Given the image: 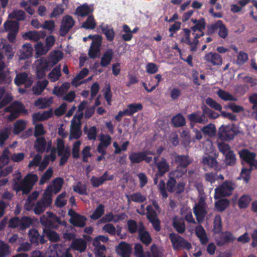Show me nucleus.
<instances>
[{"instance_id":"nucleus-15","label":"nucleus","mask_w":257,"mask_h":257,"mask_svg":"<svg viewBox=\"0 0 257 257\" xmlns=\"http://www.w3.org/2000/svg\"><path fill=\"white\" fill-rule=\"evenodd\" d=\"M68 214L71 217L70 222L73 225L80 227L85 225L86 219L84 216L78 214L73 210H70Z\"/></svg>"},{"instance_id":"nucleus-1","label":"nucleus","mask_w":257,"mask_h":257,"mask_svg":"<svg viewBox=\"0 0 257 257\" xmlns=\"http://www.w3.org/2000/svg\"><path fill=\"white\" fill-rule=\"evenodd\" d=\"M191 21L195 24V26L191 28V30L193 32L194 39L191 40L190 30L185 29H184V35L181 39V41L189 46L191 51L195 52L197 50V46L198 44V38L203 35L202 31L205 28V22L204 19L198 20L192 19Z\"/></svg>"},{"instance_id":"nucleus-23","label":"nucleus","mask_w":257,"mask_h":257,"mask_svg":"<svg viewBox=\"0 0 257 257\" xmlns=\"http://www.w3.org/2000/svg\"><path fill=\"white\" fill-rule=\"evenodd\" d=\"M113 179V176L108 175V173L106 172L102 176L100 177H92L90 179L91 183L93 186L97 187L102 185L106 180H112Z\"/></svg>"},{"instance_id":"nucleus-37","label":"nucleus","mask_w":257,"mask_h":257,"mask_svg":"<svg viewBox=\"0 0 257 257\" xmlns=\"http://www.w3.org/2000/svg\"><path fill=\"white\" fill-rule=\"evenodd\" d=\"M142 105L140 103L130 104L127 105V108L125 109L126 115H132L134 113L142 110Z\"/></svg>"},{"instance_id":"nucleus-25","label":"nucleus","mask_w":257,"mask_h":257,"mask_svg":"<svg viewBox=\"0 0 257 257\" xmlns=\"http://www.w3.org/2000/svg\"><path fill=\"white\" fill-rule=\"evenodd\" d=\"M33 52L32 45L29 43L25 44L22 46L20 51L19 58L20 59H26L32 56Z\"/></svg>"},{"instance_id":"nucleus-31","label":"nucleus","mask_w":257,"mask_h":257,"mask_svg":"<svg viewBox=\"0 0 257 257\" xmlns=\"http://www.w3.org/2000/svg\"><path fill=\"white\" fill-rule=\"evenodd\" d=\"M4 30L3 32L19 31V23L15 21L8 20L4 24Z\"/></svg>"},{"instance_id":"nucleus-16","label":"nucleus","mask_w":257,"mask_h":257,"mask_svg":"<svg viewBox=\"0 0 257 257\" xmlns=\"http://www.w3.org/2000/svg\"><path fill=\"white\" fill-rule=\"evenodd\" d=\"M15 83L18 86L24 84L26 87H28L32 85L33 78L26 73H21L16 75Z\"/></svg>"},{"instance_id":"nucleus-61","label":"nucleus","mask_w":257,"mask_h":257,"mask_svg":"<svg viewBox=\"0 0 257 257\" xmlns=\"http://www.w3.org/2000/svg\"><path fill=\"white\" fill-rule=\"evenodd\" d=\"M9 246L3 241H0V257H5L10 254Z\"/></svg>"},{"instance_id":"nucleus-28","label":"nucleus","mask_w":257,"mask_h":257,"mask_svg":"<svg viewBox=\"0 0 257 257\" xmlns=\"http://www.w3.org/2000/svg\"><path fill=\"white\" fill-rule=\"evenodd\" d=\"M156 165L158 170L156 174L157 176H162L169 170V165L164 158H162L160 162L156 163Z\"/></svg>"},{"instance_id":"nucleus-60","label":"nucleus","mask_w":257,"mask_h":257,"mask_svg":"<svg viewBox=\"0 0 257 257\" xmlns=\"http://www.w3.org/2000/svg\"><path fill=\"white\" fill-rule=\"evenodd\" d=\"M104 213V206L100 204L94 210L92 214L90 216L91 219L96 220L99 218Z\"/></svg>"},{"instance_id":"nucleus-14","label":"nucleus","mask_w":257,"mask_h":257,"mask_svg":"<svg viewBox=\"0 0 257 257\" xmlns=\"http://www.w3.org/2000/svg\"><path fill=\"white\" fill-rule=\"evenodd\" d=\"M235 132L230 126H221L218 131V137L223 141H229L233 138Z\"/></svg>"},{"instance_id":"nucleus-41","label":"nucleus","mask_w":257,"mask_h":257,"mask_svg":"<svg viewBox=\"0 0 257 257\" xmlns=\"http://www.w3.org/2000/svg\"><path fill=\"white\" fill-rule=\"evenodd\" d=\"M108 240V237L104 235H99L95 238L93 244L95 247H99L102 250H105V246L101 244V242H106Z\"/></svg>"},{"instance_id":"nucleus-59","label":"nucleus","mask_w":257,"mask_h":257,"mask_svg":"<svg viewBox=\"0 0 257 257\" xmlns=\"http://www.w3.org/2000/svg\"><path fill=\"white\" fill-rule=\"evenodd\" d=\"M172 121L173 124L177 127L183 126L185 124V119L180 114L173 117Z\"/></svg>"},{"instance_id":"nucleus-49","label":"nucleus","mask_w":257,"mask_h":257,"mask_svg":"<svg viewBox=\"0 0 257 257\" xmlns=\"http://www.w3.org/2000/svg\"><path fill=\"white\" fill-rule=\"evenodd\" d=\"M9 19H16L18 20H23L25 18V12L20 10H15L9 15Z\"/></svg>"},{"instance_id":"nucleus-39","label":"nucleus","mask_w":257,"mask_h":257,"mask_svg":"<svg viewBox=\"0 0 257 257\" xmlns=\"http://www.w3.org/2000/svg\"><path fill=\"white\" fill-rule=\"evenodd\" d=\"M92 12V9L91 8L87 5H83L76 9L75 14L79 16L84 17Z\"/></svg>"},{"instance_id":"nucleus-43","label":"nucleus","mask_w":257,"mask_h":257,"mask_svg":"<svg viewBox=\"0 0 257 257\" xmlns=\"http://www.w3.org/2000/svg\"><path fill=\"white\" fill-rule=\"evenodd\" d=\"M196 234L199 238L202 243H205L207 241V237L205 231L202 226L199 225L196 227Z\"/></svg>"},{"instance_id":"nucleus-30","label":"nucleus","mask_w":257,"mask_h":257,"mask_svg":"<svg viewBox=\"0 0 257 257\" xmlns=\"http://www.w3.org/2000/svg\"><path fill=\"white\" fill-rule=\"evenodd\" d=\"M214 28L218 31L219 36L225 38L228 35V31L225 25L222 23V21L219 20L217 21L214 25Z\"/></svg>"},{"instance_id":"nucleus-38","label":"nucleus","mask_w":257,"mask_h":257,"mask_svg":"<svg viewBox=\"0 0 257 257\" xmlns=\"http://www.w3.org/2000/svg\"><path fill=\"white\" fill-rule=\"evenodd\" d=\"M11 153L8 149H5L1 156H0V167H3L4 166L7 165L10 160H11Z\"/></svg>"},{"instance_id":"nucleus-18","label":"nucleus","mask_w":257,"mask_h":257,"mask_svg":"<svg viewBox=\"0 0 257 257\" xmlns=\"http://www.w3.org/2000/svg\"><path fill=\"white\" fill-rule=\"evenodd\" d=\"M147 215L150 221L156 231L160 230V222L157 218V213L155 211L151 206L149 205L147 207Z\"/></svg>"},{"instance_id":"nucleus-13","label":"nucleus","mask_w":257,"mask_h":257,"mask_svg":"<svg viewBox=\"0 0 257 257\" xmlns=\"http://www.w3.org/2000/svg\"><path fill=\"white\" fill-rule=\"evenodd\" d=\"M52 202V198L48 197L44 193L43 198L35 205L34 211L37 214H40L44 211L46 208L49 206Z\"/></svg>"},{"instance_id":"nucleus-24","label":"nucleus","mask_w":257,"mask_h":257,"mask_svg":"<svg viewBox=\"0 0 257 257\" xmlns=\"http://www.w3.org/2000/svg\"><path fill=\"white\" fill-rule=\"evenodd\" d=\"M116 251L121 257H129L131 251V247L128 244L122 242L117 247Z\"/></svg>"},{"instance_id":"nucleus-8","label":"nucleus","mask_w":257,"mask_h":257,"mask_svg":"<svg viewBox=\"0 0 257 257\" xmlns=\"http://www.w3.org/2000/svg\"><path fill=\"white\" fill-rule=\"evenodd\" d=\"M169 238L175 250H179L181 248L189 250L191 247V244L178 234L170 233Z\"/></svg>"},{"instance_id":"nucleus-63","label":"nucleus","mask_w":257,"mask_h":257,"mask_svg":"<svg viewBox=\"0 0 257 257\" xmlns=\"http://www.w3.org/2000/svg\"><path fill=\"white\" fill-rule=\"evenodd\" d=\"M229 205V201L227 199H221L216 202L215 208L219 211H222L226 209Z\"/></svg>"},{"instance_id":"nucleus-55","label":"nucleus","mask_w":257,"mask_h":257,"mask_svg":"<svg viewBox=\"0 0 257 257\" xmlns=\"http://www.w3.org/2000/svg\"><path fill=\"white\" fill-rule=\"evenodd\" d=\"M43 236H47L52 241H57L59 239V236L55 231L48 228L43 229Z\"/></svg>"},{"instance_id":"nucleus-44","label":"nucleus","mask_w":257,"mask_h":257,"mask_svg":"<svg viewBox=\"0 0 257 257\" xmlns=\"http://www.w3.org/2000/svg\"><path fill=\"white\" fill-rule=\"evenodd\" d=\"M35 49L36 51V54L38 56H41L46 54L49 49L45 46L42 42H38L35 46Z\"/></svg>"},{"instance_id":"nucleus-12","label":"nucleus","mask_w":257,"mask_h":257,"mask_svg":"<svg viewBox=\"0 0 257 257\" xmlns=\"http://www.w3.org/2000/svg\"><path fill=\"white\" fill-rule=\"evenodd\" d=\"M63 180L61 178L55 179L52 184L49 185L45 190L44 194L48 197L52 198L53 194L58 193L62 187Z\"/></svg>"},{"instance_id":"nucleus-3","label":"nucleus","mask_w":257,"mask_h":257,"mask_svg":"<svg viewBox=\"0 0 257 257\" xmlns=\"http://www.w3.org/2000/svg\"><path fill=\"white\" fill-rule=\"evenodd\" d=\"M38 177L35 174H28L24 180L20 183H16L14 186L17 191H22L23 194L29 193L35 182L37 181Z\"/></svg>"},{"instance_id":"nucleus-32","label":"nucleus","mask_w":257,"mask_h":257,"mask_svg":"<svg viewBox=\"0 0 257 257\" xmlns=\"http://www.w3.org/2000/svg\"><path fill=\"white\" fill-rule=\"evenodd\" d=\"M188 119L192 122L204 124L207 122L204 114L200 115L198 112L191 113L188 116Z\"/></svg>"},{"instance_id":"nucleus-20","label":"nucleus","mask_w":257,"mask_h":257,"mask_svg":"<svg viewBox=\"0 0 257 257\" xmlns=\"http://www.w3.org/2000/svg\"><path fill=\"white\" fill-rule=\"evenodd\" d=\"M41 223L46 227H51L55 222H60V218L56 216L53 213L47 212L46 215H44L40 219Z\"/></svg>"},{"instance_id":"nucleus-42","label":"nucleus","mask_w":257,"mask_h":257,"mask_svg":"<svg viewBox=\"0 0 257 257\" xmlns=\"http://www.w3.org/2000/svg\"><path fill=\"white\" fill-rule=\"evenodd\" d=\"M173 226L179 233H183L185 229L184 222L183 219L175 217L173 221Z\"/></svg>"},{"instance_id":"nucleus-46","label":"nucleus","mask_w":257,"mask_h":257,"mask_svg":"<svg viewBox=\"0 0 257 257\" xmlns=\"http://www.w3.org/2000/svg\"><path fill=\"white\" fill-rule=\"evenodd\" d=\"M126 197L128 203L131 201L141 203L146 200V197L140 193H134L131 195H126Z\"/></svg>"},{"instance_id":"nucleus-22","label":"nucleus","mask_w":257,"mask_h":257,"mask_svg":"<svg viewBox=\"0 0 257 257\" xmlns=\"http://www.w3.org/2000/svg\"><path fill=\"white\" fill-rule=\"evenodd\" d=\"M53 115V112L52 110L34 113L32 115L33 123L35 124L37 122L46 120L51 118Z\"/></svg>"},{"instance_id":"nucleus-11","label":"nucleus","mask_w":257,"mask_h":257,"mask_svg":"<svg viewBox=\"0 0 257 257\" xmlns=\"http://www.w3.org/2000/svg\"><path fill=\"white\" fill-rule=\"evenodd\" d=\"M239 154L241 158L249 164L251 169H257V160L255 159V154L246 149H243L239 152Z\"/></svg>"},{"instance_id":"nucleus-5","label":"nucleus","mask_w":257,"mask_h":257,"mask_svg":"<svg viewBox=\"0 0 257 257\" xmlns=\"http://www.w3.org/2000/svg\"><path fill=\"white\" fill-rule=\"evenodd\" d=\"M82 114L75 115L71 120L70 133L69 137L70 140L78 139L82 135L81 131V119Z\"/></svg>"},{"instance_id":"nucleus-62","label":"nucleus","mask_w":257,"mask_h":257,"mask_svg":"<svg viewBox=\"0 0 257 257\" xmlns=\"http://www.w3.org/2000/svg\"><path fill=\"white\" fill-rule=\"evenodd\" d=\"M99 140L101 144L108 147L111 144L112 138L109 135L102 134L99 136Z\"/></svg>"},{"instance_id":"nucleus-2","label":"nucleus","mask_w":257,"mask_h":257,"mask_svg":"<svg viewBox=\"0 0 257 257\" xmlns=\"http://www.w3.org/2000/svg\"><path fill=\"white\" fill-rule=\"evenodd\" d=\"M62 57V53L60 51H56L49 60L40 59L36 61L35 65L38 77L39 78L43 77L45 75V72L59 61Z\"/></svg>"},{"instance_id":"nucleus-9","label":"nucleus","mask_w":257,"mask_h":257,"mask_svg":"<svg viewBox=\"0 0 257 257\" xmlns=\"http://www.w3.org/2000/svg\"><path fill=\"white\" fill-rule=\"evenodd\" d=\"M5 111L10 113V114L7 116V119L10 120H13L17 118L20 112H27V110L25 109L23 105L19 102L12 103L5 109Z\"/></svg>"},{"instance_id":"nucleus-54","label":"nucleus","mask_w":257,"mask_h":257,"mask_svg":"<svg viewBox=\"0 0 257 257\" xmlns=\"http://www.w3.org/2000/svg\"><path fill=\"white\" fill-rule=\"evenodd\" d=\"M251 201V198L248 195H242L238 201V205L240 208H246Z\"/></svg>"},{"instance_id":"nucleus-34","label":"nucleus","mask_w":257,"mask_h":257,"mask_svg":"<svg viewBox=\"0 0 257 257\" xmlns=\"http://www.w3.org/2000/svg\"><path fill=\"white\" fill-rule=\"evenodd\" d=\"M48 84V81L46 80L38 81L37 84L33 87V93L36 95L40 94L45 89Z\"/></svg>"},{"instance_id":"nucleus-27","label":"nucleus","mask_w":257,"mask_h":257,"mask_svg":"<svg viewBox=\"0 0 257 257\" xmlns=\"http://www.w3.org/2000/svg\"><path fill=\"white\" fill-rule=\"evenodd\" d=\"M87 246L86 242L82 239H74L69 248L79 251L80 252L85 250Z\"/></svg>"},{"instance_id":"nucleus-26","label":"nucleus","mask_w":257,"mask_h":257,"mask_svg":"<svg viewBox=\"0 0 257 257\" xmlns=\"http://www.w3.org/2000/svg\"><path fill=\"white\" fill-rule=\"evenodd\" d=\"M139 234L141 240L144 244L148 245L151 242L152 238L149 232L145 230L144 227L142 222H140Z\"/></svg>"},{"instance_id":"nucleus-45","label":"nucleus","mask_w":257,"mask_h":257,"mask_svg":"<svg viewBox=\"0 0 257 257\" xmlns=\"http://www.w3.org/2000/svg\"><path fill=\"white\" fill-rule=\"evenodd\" d=\"M70 86V84L69 83L65 82L60 87H55L53 90V93L57 96L61 95L69 89Z\"/></svg>"},{"instance_id":"nucleus-52","label":"nucleus","mask_w":257,"mask_h":257,"mask_svg":"<svg viewBox=\"0 0 257 257\" xmlns=\"http://www.w3.org/2000/svg\"><path fill=\"white\" fill-rule=\"evenodd\" d=\"M201 131L205 135L209 137L213 136L216 132L215 127L214 124L210 123L201 128Z\"/></svg>"},{"instance_id":"nucleus-56","label":"nucleus","mask_w":257,"mask_h":257,"mask_svg":"<svg viewBox=\"0 0 257 257\" xmlns=\"http://www.w3.org/2000/svg\"><path fill=\"white\" fill-rule=\"evenodd\" d=\"M46 142L43 138H38L35 143V148L39 152H43L46 148Z\"/></svg>"},{"instance_id":"nucleus-35","label":"nucleus","mask_w":257,"mask_h":257,"mask_svg":"<svg viewBox=\"0 0 257 257\" xmlns=\"http://www.w3.org/2000/svg\"><path fill=\"white\" fill-rule=\"evenodd\" d=\"M52 98H41L37 100L35 105L39 108H44L49 106L52 103Z\"/></svg>"},{"instance_id":"nucleus-7","label":"nucleus","mask_w":257,"mask_h":257,"mask_svg":"<svg viewBox=\"0 0 257 257\" xmlns=\"http://www.w3.org/2000/svg\"><path fill=\"white\" fill-rule=\"evenodd\" d=\"M88 39H92V41L89 49L88 55L91 58H95L99 55L100 48L101 45L102 37L98 35H89Z\"/></svg>"},{"instance_id":"nucleus-58","label":"nucleus","mask_w":257,"mask_h":257,"mask_svg":"<svg viewBox=\"0 0 257 257\" xmlns=\"http://www.w3.org/2000/svg\"><path fill=\"white\" fill-rule=\"evenodd\" d=\"M11 132V128H5L0 130V146L4 145L6 140L9 138Z\"/></svg>"},{"instance_id":"nucleus-47","label":"nucleus","mask_w":257,"mask_h":257,"mask_svg":"<svg viewBox=\"0 0 257 257\" xmlns=\"http://www.w3.org/2000/svg\"><path fill=\"white\" fill-rule=\"evenodd\" d=\"M26 126V121L22 119L17 121L14 125V133L18 134L24 131Z\"/></svg>"},{"instance_id":"nucleus-29","label":"nucleus","mask_w":257,"mask_h":257,"mask_svg":"<svg viewBox=\"0 0 257 257\" xmlns=\"http://www.w3.org/2000/svg\"><path fill=\"white\" fill-rule=\"evenodd\" d=\"M99 28L105 35L108 41H111L113 40L114 37V32L110 26L103 24L99 26Z\"/></svg>"},{"instance_id":"nucleus-21","label":"nucleus","mask_w":257,"mask_h":257,"mask_svg":"<svg viewBox=\"0 0 257 257\" xmlns=\"http://www.w3.org/2000/svg\"><path fill=\"white\" fill-rule=\"evenodd\" d=\"M204 59L206 63H211L214 66H220L222 63L221 57L218 54L212 52L206 54Z\"/></svg>"},{"instance_id":"nucleus-57","label":"nucleus","mask_w":257,"mask_h":257,"mask_svg":"<svg viewBox=\"0 0 257 257\" xmlns=\"http://www.w3.org/2000/svg\"><path fill=\"white\" fill-rule=\"evenodd\" d=\"M60 70V67H56L49 73L48 77L51 81L55 82L59 79L61 75Z\"/></svg>"},{"instance_id":"nucleus-48","label":"nucleus","mask_w":257,"mask_h":257,"mask_svg":"<svg viewBox=\"0 0 257 257\" xmlns=\"http://www.w3.org/2000/svg\"><path fill=\"white\" fill-rule=\"evenodd\" d=\"M129 142L125 141L123 142L121 146H119L118 143L116 142H114L113 143V146L114 148V154H120L121 152H124L126 151L127 148L129 145Z\"/></svg>"},{"instance_id":"nucleus-36","label":"nucleus","mask_w":257,"mask_h":257,"mask_svg":"<svg viewBox=\"0 0 257 257\" xmlns=\"http://www.w3.org/2000/svg\"><path fill=\"white\" fill-rule=\"evenodd\" d=\"M149 153L148 152L145 153H132L129 156V158L133 163H138L142 161H143L144 159V157L146 156L149 155Z\"/></svg>"},{"instance_id":"nucleus-53","label":"nucleus","mask_w":257,"mask_h":257,"mask_svg":"<svg viewBox=\"0 0 257 257\" xmlns=\"http://www.w3.org/2000/svg\"><path fill=\"white\" fill-rule=\"evenodd\" d=\"M218 96L225 101H235L236 99L229 93L220 89L217 91Z\"/></svg>"},{"instance_id":"nucleus-6","label":"nucleus","mask_w":257,"mask_h":257,"mask_svg":"<svg viewBox=\"0 0 257 257\" xmlns=\"http://www.w3.org/2000/svg\"><path fill=\"white\" fill-rule=\"evenodd\" d=\"M234 184L231 181H225L214 190L215 199L230 195L234 189Z\"/></svg>"},{"instance_id":"nucleus-51","label":"nucleus","mask_w":257,"mask_h":257,"mask_svg":"<svg viewBox=\"0 0 257 257\" xmlns=\"http://www.w3.org/2000/svg\"><path fill=\"white\" fill-rule=\"evenodd\" d=\"M84 132L87 135V138L90 140H95L97 133V130L95 126H93L87 129L85 127Z\"/></svg>"},{"instance_id":"nucleus-19","label":"nucleus","mask_w":257,"mask_h":257,"mask_svg":"<svg viewBox=\"0 0 257 257\" xmlns=\"http://www.w3.org/2000/svg\"><path fill=\"white\" fill-rule=\"evenodd\" d=\"M74 24L73 19L70 16L66 15L62 19V25L60 28L61 35H65Z\"/></svg>"},{"instance_id":"nucleus-64","label":"nucleus","mask_w":257,"mask_h":257,"mask_svg":"<svg viewBox=\"0 0 257 257\" xmlns=\"http://www.w3.org/2000/svg\"><path fill=\"white\" fill-rule=\"evenodd\" d=\"M32 223V220L28 217H24L20 220L19 228L23 229L29 227Z\"/></svg>"},{"instance_id":"nucleus-40","label":"nucleus","mask_w":257,"mask_h":257,"mask_svg":"<svg viewBox=\"0 0 257 257\" xmlns=\"http://www.w3.org/2000/svg\"><path fill=\"white\" fill-rule=\"evenodd\" d=\"M113 51L111 50L107 51L102 56L100 64L102 67H106L109 65L112 60Z\"/></svg>"},{"instance_id":"nucleus-33","label":"nucleus","mask_w":257,"mask_h":257,"mask_svg":"<svg viewBox=\"0 0 257 257\" xmlns=\"http://www.w3.org/2000/svg\"><path fill=\"white\" fill-rule=\"evenodd\" d=\"M175 162L178 164L177 167L186 168L191 163V160L187 156H177L175 158Z\"/></svg>"},{"instance_id":"nucleus-10","label":"nucleus","mask_w":257,"mask_h":257,"mask_svg":"<svg viewBox=\"0 0 257 257\" xmlns=\"http://www.w3.org/2000/svg\"><path fill=\"white\" fill-rule=\"evenodd\" d=\"M193 209L198 221H202L207 213V205L203 197H200L198 203L195 205Z\"/></svg>"},{"instance_id":"nucleus-17","label":"nucleus","mask_w":257,"mask_h":257,"mask_svg":"<svg viewBox=\"0 0 257 257\" xmlns=\"http://www.w3.org/2000/svg\"><path fill=\"white\" fill-rule=\"evenodd\" d=\"M45 36L46 34L44 31H31L24 33L22 37L25 40L38 42L40 39H43Z\"/></svg>"},{"instance_id":"nucleus-50","label":"nucleus","mask_w":257,"mask_h":257,"mask_svg":"<svg viewBox=\"0 0 257 257\" xmlns=\"http://www.w3.org/2000/svg\"><path fill=\"white\" fill-rule=\"evenodd\" d=\"M88 74V70L87 69H83L73 80L72 84L77 86L79 85L81 83L79 82L82 79L84 78Z\"/></svg>"},{"instance_id":"nucleus-4","label":"nucleus","mask_w":257,"mask_h":257,"mask_svg":"<svg viewBox=\"0 0 257 257\" xmlns=\"http://www.w3.org/2000/svg\"><path fill=\"white\" fill-rule=\"evenodd\" d=\"M56 157V150L55 149H52L50 151V155L45 157V159L40 163L41 161V156L37 155L35 156L34 159L30 162L28 167L31 168L33 167H37L39 165V170L40 171L44 170L50 161H54Z\"/></svg>"}]
</instances>
